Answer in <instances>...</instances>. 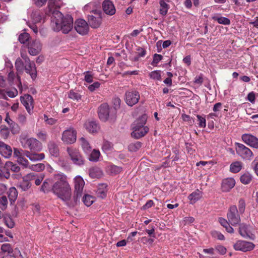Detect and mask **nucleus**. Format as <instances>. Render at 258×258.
<instances>
[{
    "label": "nucleus",
    "instance_id": "4468645a",
    "mask_svg": "<svg viewBox=\"0 0 258 258\" xmlns=\"http://www.w3.org/2000/svg\"><path fill=\"white\" fill-rule=\"evenodd\" d=\"M242 141L252 148L258 149V138L250 134H245L242 136Z\"/></svg>",
    "mask_w": 258,
    "mask_h": 258
},
{
    "label": "nucleus",
    "instance_id": "cd10ccee",
    "mask_svg": "<svg viewBox=\"0 0 258 258\" xmlns=\"http://www.w3.org/2000/svg\"><path fill=\"white\" fill-rule=\"evenodd\" d=\"M8 194L11 204H13V203H14L17 199L18 191L15 187H11L10 188Z\"/></svg>",
    "mask_w": 258,
    "mask_h": 258
},
{
    "label": "nucleus",
    "instance_id": "39448f33",
    "mask_svg": "<svg viewBox=\"0 0 258 258\" xmlns=\"http://www.w3.org/2000/svg\"><path fill=\"white\" fill-rule=\"evenodd\" d=\"M74 180L75 191L72 201V203L74 204V207H75L77 205L78 202L79 201L80 198L82 195L83 189L85 185V181L83 178L80 175L76 176Z\"/></svg>",
    "mask_w": 258,
    "mask_h": 258
},
{
    "label": "nucleus",
    "instance_id": "aec40b11",
    "mask_svg": "<svg viewBox=\"0 0 258 258\" xmlns=\"http://www.w3.org/2000/svg\"><path fill=\"white\" fill-rule=\"evenodd\" d=\"M235 181L233 178H227L223 180L221 189L223 192H228L235 185Z\"/></svg>",
    "mask_w": 258,
    "mask_h": 258
},
{
    "label": "nucleus",
    "instance_id": "9b49d317",
    "mask_svg": "<svg viewBox=\"0 0 258 258\" xmlns=\"http://www.w3.org/2000/svg\"><path fill=\"white\" fill-rule=\"evenodd\" d=\"M254 245L250 242L243 240H238L233 245V247L236 250L246 252L250 251L253 249Z\"/></svg>",
    "mask_w": 258,
    "mask_h": 258
},
{
    "label": "nucleus",
    "instance_id": "393cba45",
    "mask_svg": "<svg viewBox=\"0 0 258 258\" xmlns=\"http://www.w3.org/2000/svg\"><path fill=\"white\" fill-rule=\"evenodd\" d=\"M48 148L50 154L54 156L57 157L59 155V149L57 145L54 142L50 141L48 144Z\"/></svg>",
    "mask_w": 258,
    "mask_h": 258
},
{
    "label": "nucleus",
    "instance_id": "13d9d810",
    "mask_svg": "<svg viewBox=\"0 0 258 258\" xmlns=\"http://www.w3.org/2000/svg\"><path fill=\"white\" fill-rule=\"evenodd\" d=\"M10 135L9 130L7 127L2 128L0 132V136L2 138L7 139Z\"/></svg>",
    "mask_w": 258,
    "mask_h": 258
},
{
    "label": "nucleus",
    "instance_id": "79ce46f5",
    "mask_svg": "<svg viewBox=\"0 0 258 258\" xmlns=\"http://www.w3.org/2000/svg\"><path fill=\"white\" fill-rule=\"evenodd\" d=\"M251 179L252 177L248 173L243 174L240 178V181L244 184H248L251 181Z\"/></svg>",
    "mask_w": 258,
    "mask_h": 258
},
{
    "label": "nucleus",
    "instance_id": "864d4df0",
    "mask_svg": "<svg viewBox=\"0 0 258 258\" xmlns=\"http://www.w3.org/2000/svg\"><path fill=\"white\" fill-rule=\"evenodd\" d=\"M149 76L151 78L154 79V80H157L159 81H161V71H154L151 72Z\"/></svg>",
    "mask_w": 258,
    "mask_h": 258
},
{
    "label": "nucleus",
    "instance_id": "338daca9",
    "mask_svg": "<svg viewBox=\"0 0 258 258\" xmlns=\"http://www.w3.org/2000/svg\"><path fill=\"white\" fill-rule=\"evenodd\" d=\"M17 162L19 164L27 167L29 164V161L27 159L22 157H19L17 159Z\"/></svg>",
    "mask_w": 258,
    "mask_h": 258
},
{
    "label": "nucleus",
    "instance_id": "473e14b6",
    "mask_svg": "<svg viewBox=\"0 0 258 258\" xmlns=\"http://www.w3.org/2000/svg\"><path fill=\"white\" fill-rule=\"evenodd\" d=\"M1 252L7 257L13 253V250L10 244L5 243L1 246Z\"/></svg>",
    "mask_w": 258,
    "mask_h": 258
},
{
    "label": "nucleus",
    "instance_id": "6e6552de",
    "mask_svg": "<svg viewBox=\"0 0 258 258\" xmlns=\"http://www.w3.org/2000/svg\"><path fill=\"white\" fill-rule=\"evenodd\" d=\"M236 153L243 159L250 160L253 156L252 151L244 145L236 143Z\"/></svg>",
    "mask_w": 258,
    "mask_h": 258
},
{
    "label": "nucleus",
    "instance_id": "5701e85b",
    "mask_svg": "<svg viewBox=\"0 0 258 258\" xmlns=\"http://www.w3.org/2000/svg\"><path fill=\"white\" fill-rule=\"evenodd\" d=\"M239 233L244 238L250 237L251 232L249 226L244 223L239 224Z\"/></svg>",
    "mask_w": 258,
    "mask_h": 258
},
{
    "label": "nucleus",
    "instance_id": "4be33fe9",
    "mask_svg": "<svg viewBox=\"0 0 258 258\" xmlns=\"http://www.w3.org/2000/svg\"><path fill=\"white\" fill-rule=\"evenodd\" d=\"M84 126L91 133H96L99 129V126L96 121L93 120L87 121L84 124Z\"/></svg>",
    "mask_w": 258,
    "mask_h": 258
},
{
    "label": "nucleus",
    "instance_id": "2eb2a0df",
    "mask_svg": "<svg viewBox=\"0 0 258 258\" xmlns=\"http://www.w3.org/2000/svg\"><path fill=\"white\" fill-rule=\"evenodd\" d=\"M41 44L38 40H35L29 43L28 45V51L30 55H36L41 50Z\"/></svg>",
    "mask_w": 258,
    "mask_h": 258
},
{
    "label": "nucleus",
    "instance_id": "58836bf2",
    "mask_svg": "<svg viewBox=\"0 0 258 258\" xmlns=\"http://www.w3.org/2000/svg\"><path fill=\"white\" fill-rule=\"evenodd\" d=\"M31 185L32 184L30 181H26L23 179V181L20 183L18 187L22 191H26L30 188Z\"/></svg>",
    "mask_w": 258,
    "mask_h": 258
},
{
    "label": "nucleus",
    "instance_id": "c03bdc74",
    "mask_svg": "<svg viewBox=\"0 0 258 258\" xmlns=\"http://www.w3.org/2000/svg\"><path fill=\"white\" fill-rule=\"evenodd\" d=\"M108 170L112 174H117L122 171V168L115 165H111L108 166Z\"/></svg>",
    "mask_w": 258,
    "mask_h": 258
},
{
    "label": "nucleus",
    "instance_id": "0e129e2a",
    "mask_svg": "<svg viewBox=\"0 0 258 258\" xmlns=\"http://www.w3.org/2000/svg\"><path fill=\"white\" fill-rule=\"evenodd\" d=\"M136 54H138L139 56L143 57L146 55V50L145 48L138 46L136 48Z\"/></svg>",
    "mask_w": 258,
    "mask_h": 258
},
{
    "label": "nucleus",
    "instance_id": "2f4dec72",
    "mask_svg": "<svg viewBox=\"0 0 258 258\" xmlns=\"http://www.w3.org/2000/svg\"><path fill=\"white\" fill-rule=\"evenodd\" d=\"M159 4L160 6V14L162 16H166L170 8L169 5L167 4L165 0H160Z\"/></svg>",
    "mask_w": 258,
    "mask_h": 258
},
{
    "label": "nucleus",
    "instance_id": "412c9836",
    "mask_svg": "<svg viewBox=\"0 0 258 258\" xmlns=\"http://www.w3.org/2000/svg\"><path fill=\"white\" fill-rule=\"evenodd\" d=\"M0 154L6 158H9L12 154L11 146L0 141Z\"/></svg>",
    "mask_w": 258,
    "mask_h": 258
},
{
    "label": "nucleus",
    "instance_id": "bb28decb",
    "mask_svg": "<svg viewBox=\"0 0 258 258\" xmlns=\"http://www.w3.org/2000/svg\"><path fill=\"white\" fill-rule=\"evenodd\" d=\"M79 142L84 152L89 153L91 152V147L88 141L85 138L81 137L79 139Z\"/></svg>",
    "mask_w": 258,
    "mask_h": 258
},
{
    "label": "nucleus",
    "instance_id": "680f3d73",
    "mask_svg": "<svg viewBox=\"0 0 258 258\" xmlns=\"http://www.w3.org/2000/svg\"><path fill=\"white\" fill-rule=\"evenodd\" d=\"M198 118V120L199 121L198 125L200 127H205L206 123V119L205 117H202V116L198 114L197 116Z\"/></svg>",
    "mask_w": 258,
    "mask_h": 258
},
{
    "label": "nucleus",
    "instance_id": "5fc2aeb1",
    "mask_svg": "<svg viewBox=\"0 0 258 258\" xmlns=\"http://www.w3.org/2000/svg\"><path fill=\"white\" fill-rule=\"evenodd\" d=\"M8 203V200L6 196H3L0 198V209L1 210H6L7 207Z\"/></svg>",
    "mask_w": 258,
    "mask_h": 258
},
{
    "label": "nucleus",
    "instance_id": "1a4fd4ad",
    "mask_svg": "<svg viewBox=\"0 0 258 258\" xmlns=\"http://www.w3.org/2000/svg\"><path fill=\"white\" fill-rule=\"evenodd\" d=\"M77 132L74 128L65 130L62 134L61 140L66 144H72L76 141Z\"/></svg>",
    "mask_w": 258,
    "mask_h": 258
},
{
    "label": "nucleus",
    "instance_id": "49530a36",
    "mask_svg": "<svg viewBox=\"0 0 258 258\" xmlns=\"http://www.w3.org/2000/svg\"><path fill=\"white\" fill-rule=\"evenodd\" d=\"M246 204L243 199H240L238 203V212L240 214H243L245 210Z\"/></svg>",
    "mask_w": 258,
    "mask_h": 258
},
{
    "label": "nucleus",
    "instance_id": "ddd939ff",
    "mask_svg": "<svg viewBox=\"0 0 258 258\" xmlns=\"http://www.w3.org/2000/svg\"><path fill=\"white\" fill-rule=\"evenodd\" d=\"M95 15H88V24L91 28H98L102 22V17L100 14L94 13Z\"/></svg>",
    "mask_w": 258,
    "mask_h": 258
},
{
    "label": "nucleus",
    "instance_id": "72a5a7b5",
    "mask_svg": "<svg viewBox=\"0 0 258 258\" xmlns=\"http://www.w3.org/2000/svg\"><path fill=\"white\" fill-rule=\"evenodd\" d=\"M107 185L105 183H101L99 185L97 194L98 197L104 198L106 197L107 192Z\"/></svg>",
    "mask_w": 258,
    "mask_h": 258
},
{
    "label": "nucleus",
    "instance_id": "37998d69",
    "mask_svg": "<svg viewBox=\"0 0 258 258\" xmlns=\"http://www.w3.org/2000/svg\"><path fill=\"white\" fill-rule=\"evenodd\" d=\"M100 156V152L98 150H93L91 153L89 159L91 161L96 162L98 160Z\"/></svg>",
    "mask_w": 258,
    "mask_h": 258
},
{
    "label": "nucleus",
    "instance_id": "f257e3e1",
    "mask_svg": "<svg viewBox=\"0 0 258 258\" xmlns=\"http://www.w3.org/2000/svg\"><path fill=\"white\" fill-rule=\"evenodd\" d=\"M51 190L57 197L61 200L70 208L74 207L71 200L72 189L67 176L62 173L54 175Z\"/></svg>",
    "mask_w": 258,
    "mask_h": 258
},
{
    "label": "nucleus",
    "instance_id": "c9c22d12",
    "mask_svg": "<svg viewBox=\"0 0 258 258\" xmlns=\"http://www.w3.org/2000/svg\"><path fill=\"white\" fill-rule=\"evenodd\" d=\"M44 120L46 124L53 125L56 122L57 118L52 116V114H44Z\"/></svg>",
    "mask_w": 258,
    "mask_h": 258
},
{
    "label": "nucleus",
    "instance_id": "774afa93",
    "mask_svg": "<svg viewBox=\"0 0 258 258\" xmlns=\"http://www.w3.org/2000/svg\"><path fill=\"white\" fill-rule=\"evenodd\" d=\"M100 86V83L98 82L93 83L88 87V89L91 92H93Z\"/></svg>",
    "mask_w": 258,
    "mask_h": 258
},
{
    "label": "nucleus",
    "instance_id": "e433bc0d",
    "mask_svg": "<svg viewBox=\"0 0 258 258\" xmlns=\"http://www.w3.org/2000/svg\"><path fill=\"white\" fill-rule=\"evenodd\" d=\"M45 158L44 153H32L29 160L32 162H36L43 160Z\"/></svg>",
    "mask_w": 258,
    "mask_h": 258
},
{
    "label": "nucleus",
    "instance_id": "20e7f679",
    "mask_svg": "<svg viewBox=\"0 0 258 258\" xmlns=\"http://www.w3.org/2000/svg\"><path fill=\"white\" fill-rule=\"evenodd\" d=\"M20 142L23 148L29 149L31 152H39L42 149L41 143L34 138H29L26 136H21Z\"/></svg>",
    "mask_w": 258,
    "mask_h": 258
},
{
    "label": "nucleus",
    "instance_id": "f8f14e48",
    "mask_svg": "<svg viewBox=\"0 0 258 258\" xmlns=\"http://www.w3.org/2000/svg\"><path fill=\"white\" fill-rule=\"evenodd\" d=\"M76 31L81 35L86 34L89 31L88 24L83 19H78L74 24Z\"/></svg>",
    "mask_w": 258,
    "mask_h": 258
},
{
    "label": "nucleus",
    "instance_id": "ea45409f",
    "mask_svg": "<svg viewBox=\"0 0 258 258\" xmlns=\"http://www.w3.org/2000/svg\"><path fill=\"white\" fill-rule=\"evenodd\" d=\"M50 179L48 178L46 179L40 187V190L44 192L49 191L50 189Z\"/></svg>",
    "mask_w": 258,
    "mask_h": 258
},
{
    "label": "nucleus",
    "instance_id": "6ab92c4d",
    "mask_svg": "<svg viewBox=\"0 0 258 258\" xmlns=\"http://www.w3.org/2000/svg\"><path fill=\"white\" fill-rule=\"evenodd\" d=\"M102 8L104 12L108 15H113L116 12L113 4L109 0H105L103 2Z\"/></svg>",
    "mask_w": 258,
    "mask_h": 258
},
{
    "label": "nucleus",
    "instance_id": "f704fd0d",
    "mask_svg": "<svg viewBox=\"0 0 258 258\" xmlns=\"http://www.w3.org/2000/svg\"><path fill=\"white\" fill-rule=\"evenodd\" d=\"M0 175L7 179H9L11 177L10 169L6 167V164L4 165L2 163L0 166Z\"/></svg>",
    "mask_w": 258,
    "mask_h": 258
},
{
    "label": "nucleus",
    "instance_id": "9d476101",
    "mask_svg": "<svg viewBox=\"0 0 258 258\" xmlns=\"http://www.w3.org/2000/svg\"><path fill=\"white\" fill-rule=\"evenodd\" d=\"M139 99L140 94L136 90L128 91L125 93V102L130 106L137 103Z\"/></svg>",
    "mask_w": 258,
    "mask_h": 258
},
{
    "label": "nucleus",
    "instance_id": "8fccbe9b",
    "mask_svg": "<svg viewBox=\"0 0 258 258\" xmlns=\"http://www.w3.org/2000/svg\"><path fill=\"white\" fill-rule=\"evenodd\" d=\"M30 35L27 33H23L19 36V41L23 44L26 43L29 40Z\"/></svg>",
    "mask_w": 258,
    "mask_h": 258
},
{
    "label": "nucleus",
    "instance_id": "6e6d98bb",
    "mask_svg": "<svg viewBox=\"0 0 258 258\" xmlns=\"http://www.w3.org/2000/svg\"><path fill=\"white\" fill-rule=\"evenodd\" d=\"M162 58L163 56L162 55L155 53L153 56V59L151 62V64L153 66H156Z\"/></svg>",
    "mask_w": 258,
    "mask_h": 258
},
{
    "label": "nucleus",
    "instance_id": "c85d7f7f",
    "mask_svg": "<svg viewBox=\"0 0 258 258\" xmlns=\"http://www.w3.org/2000/svg\"><path fill=\"white\" fill-rule=\"evenodd\" d=\"M89 175L92 178H98L102 175V172L101 169L97 167L91 168L89 171Z\"/></svg>",
    "mask_w": 258,
    "mask_h": 258
},
{
    "label": "nucleus",
    "instance_id": "4c0bfd02",
    "mask_svg": "<svg viewBox=\"0 0 258 258\" xmlns=\"http://www.w3.org/2000/svg\"><path fill=\"white\" fill-rule=\"evenodd\" d=\"M6 167H7L10 170H11L14 172H19L20 171V167L17 165L16 164H14L13 162L11 161H7L6 162Z\"/></svg>",
    "mask_w": 258,
    "mask_h": 258
},
{
    "label": "nucleus",
    "instance_id": "09e8293b",
    "mask_svg": "<svg viewBox=\"0 0 258 258\" xmlns=\"http://www.w3.org/2000/svg\"><path fill=\"white\" fill-rule=\"evenodd\" d=\"M29 168L33 171L40 172L44 169L45 166L42 163H37L30 166Z\"/></svg>",
    "mask_w": 258,
    "mask_h": 258
},
{
    "label": "nucleus",
    "instance_id": "a878e982",
    "mask_svg": "<svg viewBox=\"0 0 258 258\" xmlns=\"http://www.w3.org/2000/svg\"><path fill=\"white\" fill-rule=\"evenodd\" d=\"M98 117L102 121L113 122L116 118V114H98Z\"/></svg>",
    "mask_w": 258,
    "mask_h": 258
},
{
    "label": "nucleus",
    "instance_id": "603ef678",
    "mask_svg": "<svg viewBox=\"0 0 258 258\" xmlns=\"http://www.w3.org/2000/svg\"><path fill=\"white\" fill-rule=\"evenodd\" d=\"M109 106L107 103H103L98 108V113H109Z\"/></svg>",
    "mask_w": 258,
    "mask_h": 258
},
{
    "label": "nucleus",
    "instance_id": "a18cd8bd",
    "mask_svg": "<svg viewBox=\"0 0 258 258\" xmlns=\"http://www.w3.org/2000/svg\"><path fill=\"white\" fill-rule=\"evenodd\" d=\"M83 202L87 206H90L94 202V198L90 195H85L83 197Z\"/></svg>",
    "mask_w": 258,
    "mask_h": 258
},
{
    "label": "nucleus",
    "instance_id": "a211bd4d",
    "mask_svg": "<svg viewBox=\"0 0 258 258\" xmlns=\"http://www.w3.org/2000/svg\"><path fill=\"white\" fill-rule=\"evenodd\" d=\"M24 70L31 76L33 80L36 78L37 71L34 62L29 60L28 62H25Z\"/></svg>",
    "mask_w": 258,
    "mask_h": 258
},
{
    "label": "nucleus",
    "instance_id": "4d7b16f0",
    "mask_svg": "<svg viewBox=\"0 0 258 258\" xmlns=\"http://www.w3.org/2000/svg\"><path fill=\"white\" fill-rule=\"evenodd\" d=\"M69 97L70 99L78 101L79 100L81 99V95L78 93L71 90L69 93Z\"/></svg>",
    "mask_w": 258,
    "mask_h": 258
},
{
    "label": "nucleus",
    "instance_id": "423d86ee",
    "mask_svg": "<svg viewBox=\"0 0 258 258\" xmlns=\"http://www.w3.org/2000/svg\"><path fill=\"white\" fill-rule=\"evenodd\" d=\"M240 215V214L238 212L236 206L232 205L230 206L227 214L229 222L234 226L239 224L241 221Z\"/></svg>",
    "mask_w": 258,
    "mask_h": 258
},
{
    "label": "nucleus",
    "instance_id": "c756f323",
    "mask_svg": "<svg viewBox=\"0 0 258 258\" xmlns=\"http://www.w3.org/2000/svg\"><path fill=\"white\" fill-rule=\"evenodd\" d=\"M212 19L214 21H217V22L220 24L224 25H229L230 24V20L228 18L224 17L219 16L215 15L212 16Z\"/></svg>",
    "mask_w": 258,
    "mask_h": 258
},
{
    "label": "nucleus",
    "instance_id": "e2e57ef3",
    "mask_svg": "<svg viewBox=\"0 0 258 258\" xmlns=\"http://www.w3.org/2000/svg\"><path fill=\"white\" fill-rule=\"evenodd\" d=\"M33 22L39 24L41 20L42 16L39 13H35L32 15Z\"/></svg>",
    "mask_w": 258,
    "mask_h": 258
},
{
    "label": "nucleus",
    "instance_id": "3c124183",
    "mask_svg": "<svg viewBox=\"0 0 258 258\" xmlns=\"http://www.w3.org/2000/svg\"><path fill=\"white\" fill-rule=\"evenodd\" d=\"M84 81L88 83H91L93 81V75L90 71H86L84 73Z\"/></svg>",
    "mask_w": 258,
    "mask_h": 258
},
{
    "label": "nucleus",
    "instance_id": "7c9ffc66",
    "mask_svg": "<svg viewBox=\"0 0 258 258\" xmlns=\"http://www.w3.org/2000/svg\"><path fill=\"white\" fill-rule=\"evenodd\" d=\"M242 167V163L240 161H235L232 163L230 166V171L234 173L239 172Z\"/></svg>",
    "mask_w": 258,
    "mask_h": 258
},
{
    "label": "nucleus",
    "instance_id": "de8ad7c7",
    "mask_svg": "<svg viewBox=\"0 0 258 258\" xmlns=\"http://www.w3.org/2000/svg\"><path fill=\"white\" fill-rule=\"evenodd\" d=\"M112 147L113 145L111 143L107 141H104L102 145V149L104 152L108 153L112 150Z\"/></svg>",
    "mask_w": 258,
    "mask_h": 258
},
{
    "label": "nucleus",
    "instance_id": "69168bd1",
    "mask_svg": "<svg viewBox=\"0 0 258 258\" xmlns=\"http://www.w3.org/2000/svg\"><path fill=\"white\" fill-rule=\"evenodd\" d=\"M182 118L183 121L187 122L189 125H192L194 123V120L186 114H182Z\"/></svg>",
    "mask_w": 258,
    "mask_h": 258
},
{
    "label": "nucleus",
    "instance_id": "0eeeda50",
    "mask_svg": "<svg viewBox=\"0 0 258 258\" xmlns=\"http://www.w3.org/2000/svg\"><path fill=\"white\" fill-rule=\"evenodd\" d=\"M67 152L74 164L78 166H82L84 164V159L77 149L68 147Z\"/></svg>",
    "mask_w": 258,
    "mask_h": 258
},
{
    "label": "nucleus",
    "instance_id": "dca6fc26",
    "mask_svg": "<svg viewBox=\"0 0 258 258\" xmlns=\"http://www.w3.org/2000/svg\"><path fill=\"white\" fill-rule=\"evenodd\" d=\"M21 101L27 111L30 113L34 107V100L32 96L29 94H26L21 97Z\"/></svg>",
    "mask_w": 258,
    "mask_h": 258
},
{
    "label": "nucleus",
    "instance_id": "052dcab7",
    "mask_svg": "<svg viewBox=\"0 0 258 258\" xmlns=\"http://www.w3.org/2000/svg\"><path fill=\"white\" fill-rule=\"evenodd\" d=\"M142 146V143L140 142H137L134 144H131L129 146V149L130 151H137Z\"/></svg>",
    "mask_w": 258,
    "mask_h": 258
},
{
    "label": "nucleus",
    "instance_id": "7ed1b4c3",
    "mask_svg": "<svg viewBox=\"0 0 258 258\" xmlns=\"http://www.w3.org/2000/svg\"><path fill=\"white\" fill-rule=\"evenodd\" d=\"M148 116L147 114H142L137 117L131 125V137L135 139H139L145 136L149 132V128L146 125Z\"/></svg>",
    "mask_w": 258,
    "mask_h": 258
},
{
    "label": "nucleus",
    "instance_id": "bf43d9fd",
    "mask_svg": "<svg viewBox=\"0 0 258 258\" xmlns=\"http://www.w3.org/2000/svg\"><path fill=\"white\" fill-rule=\"evenodd\" d=\"M112 104L115 110H117L120 106L121 100L118 97H115L112 99Z\"/></svg>",
    "mask_w": 258,
    "mask_h": 258
},
{
    "label": "nucleus",
    "instance_id": "f3484780",
    "mask_svg": "<svg viewBox=\"0 0 258 258\" xmlns=\"http://www.w3.org/2000/svg\"><path fill=\"white\" fill-rule=\"evenodd\" d=\"M15 64L18 73L16 81L18 82V86L20 88L22 87V86L19 75L22 74L24 72L25 62L24 63L20 58H18L15 61Z\"/></svg>",
    "mask_w": 258,
    "mask_h": 258
},
{
    "label": "nucleus",
    "instance_id": "b1692460",
    "mask_svg": "<svg viewBox=\"0 0 258 258\" xmlns=\"http://www.w3.org/2000/svg\"><path fill=\"white\" fill-rule=\"evenodd\" d=\"M202 197V192L197 189L188 196V199L190 201V204L193 205L201 199Z\"/></svg>",
    "mask_w": 258,
    "mask_h": 258
},
{
    "label": "nucleus",
    "instance_id": "a19ab883",
    "mask_svg": "<svg viewBox=\"0 0 258 258\" xmlns=\"http://www.w3.org/2000/svg\"><path fill=\"white\" fill-rule=\"evenodd\" d=\"M4 221L6 225L9 228H13L15 226V222L10 216L4 217Z\"/></svg>",
    "mask_w": 258,
    "mask_h": 258
},
{
    "label": "nucleus",
    "instance_id": "f03ea898",
    "mask_svg": "<svg viewBox=\"0 0 258 258\" xmlns=\"http://www.w3.org/2000/svg\"><path fill=\"white\" fill-rule=\"evenodd\" d=\"M52 22L55 24V31L61 30L64 34L68 33L73 28V20L71 15L63 16L59 11L55 10L52 13Z\"/></svg>",
    "mask_w": 258,
    "mask_h": 258
}]
</instances>
